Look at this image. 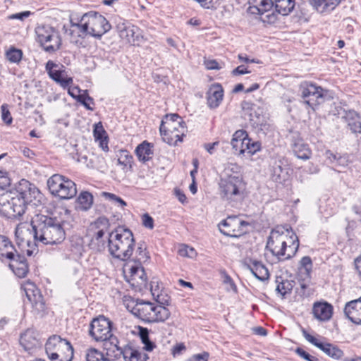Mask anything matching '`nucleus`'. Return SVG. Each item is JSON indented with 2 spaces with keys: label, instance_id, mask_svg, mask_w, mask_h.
<instances>
[{
  "label": "nucleus",
  "instance_id": "51",
  "mask_svg": "<svg viewBox=\"0 0 361 361\" xmlns=\"http://www.w3.org/2000/svg\"><path fill=\"white\" fill-rule=\"evenodd\" d=\"M247 153L252 155L259 152L261 148V145L259 142H252L250 139V144L247 145Z\"/></svg>",
  "mask_w": 361,
  "mask_h": 361
},
{
  "label": "nucleus",
  "instance_id": "50",
  "mask_svg": "<svg viewBox=\"0 0 361 361\" xmlns=\"http://www.w3.org/2000/svg\"><path fill=\"white\" fill-rule=\"evenodd\" d=\"M78 102H80L87 109H92V108L90 106V104L93 103V99L86 92L78 95Z\"/></svg>",
  "mask_w": 361,
  "mask_h": 361
},
{
  "label": "nucleus",
  "instance_id": "40",
  "mask_svg": "<svg viewBox=\"0 0 361 361\" xmlns=\"http://www.w3.org/2000/svg\"><path fill=\"white\" fill-rule=\"evenodd\" d=\"M33 331L27 330L20 336V343L25 350H29L36 345L37 341L32 336Z\"/></svg>",
  "mask_w": 361,
  "mask_h": 361
},
{
  "label": "nucleus",
  "instance_id": "11",
  "mask_svg": "<svg viewBox=\"0 0 361 361\" xmlns=\"http://www.w3.org/2000/svg\"><path fill=\"white\" fill-rule=\"evenodd\" d=\"M35 32L37 41L49 53L59 49L61 39L59 33L49 25H40L36 27Z\"/></svg>",
  "mask_w": 361,
  "mask_h": 361
},
{
  "label": "nucleus",
  "instance_id": "29",
  "mask_svg": "<svg viewBox=\"0 0 361 361\" xmlns=\"http://www.w3.org/2000/svg\"><path fill=\"white\" fill-rule=\"evenodd\" d=\"M312 313L319 321H329L332 317L333 307L326 302H316L313 305Z\"/></svg>",
  "mask_w": 361,
  "mask_h": 361
},
{
  "label": "nucleus",
  "instance_id": "2",
  "mask_svg": "<svg viewBox=\"0 0 361 361\" xmlns=\"http://www.w3.org/2000/svg\"><path fill=\"white\" fill-rule=\"evenodd\" d=\"M33 239L43 245H57L66 238L61 222L55 217L37 214L32 219Z\"/></svg>",
  "mask_w": 361,
  "mask_h": 361
},
{
  "label": "nucleus",
  "instance_id": "64",
  "mask_svg": "<svg viewBox=\"0 0 361 361\" xmlns=\"http://www.w3.org/2000/svg\"><path fill=\"white\" fill-rule=\"evenodd\" d=\"M140 336L142 341V343H145L147 341H149V335H148V331L147 329H142L140 331Z\"/></svg>",
  "mask_w": 361,
  "mask_h": 361
},
{
  "label": "nucleus",
  "instance_id": "22",
  "mask_svg": "<svg viewBox=\"0 0 361 361\" xmlns=\"http://www.w3.org/2000/svg\"><path fill=\"white\" fill-rule=\"evenodd\" d=\"M125 271L130 274L131 280L138 286H145L147 276L144 268L140 264H133L132 262H127L124 266Z\"/></svg>",
  "mask_w": 361,
  "mask_h": 361
},
{
  "label": "nucleus",
  "instance_id": "47",
  "mask_svg": "<svg viewBox=\"0 0 361 361\" xmlns=\"http://www.w3.org/2000/svg\"><path fill=\"white\" fill-rule=\"evenodd\" d=\"M93 133L95 140H99L101 138H107L106 133L104 129L101 122L94 124Z\"/></svg>",
  "mask_w": 361,
  "mask_h": 361
},
{
  "label": "nucleus",
  "instance_id": "1",
  "mask_svg": "<svg viewBox=\"0 0 361 361\" xmlns=\"http://www.w3.org/2000/svg\"><path fill=\"white\" fill-rule=\"evenodd\" d=\"M266 247L279 261H284L295 256L299 240L291 228L277 226L271 231Z\"/></svg>",
  "mask_w": 361,
  "mask_h": 361
},
{
  "label": "nucleus",
  "instance_id": "55",
  "mask_svg": "<svg viewBox=\"0 0 361 361\" xmlns=\"http://www.w3.org/2000/svg\"><path fill=\"white\" fill-rule=\"evenodd\" d=\"M156 300L159 304V305L164 307L169 305L170 303V298L167 295H158Z\"/></svg>",
  "mask_w": 361,
  "mask_h": 361
},
{
  "label": "nucleus",
  "instance_id": "18",
  "mask_svg": "<svg viewBox=\"0 0 361 361\" xmlns=\"http://www.w3.org/2000/svg\"><path fill=\"white\" fill-rule=\"evenodd\" d=\"M63 68V65L56 64L52 61H49L46 64V70L49 77L63 87H66L73 82V79L67 77Z\"/></svg>",
  "mask_w": 361,
  "mask_h": 361
},
{
  "label": "nucleus",
  "instance_id": "6",
  "mask_svg": "<svg viewBox=\"0 0 361 361\" xmlns=\"http://www.w3.org/2000/svg\"><path fill=\"white\" fill-rule=\"evenodd\" d=\"M185 122L177 114H167L161 121L159 131L164 142L176 145L186 132Z\"/></svg>",
  "mask_w": 361,
  "mask_h": 361
},
{
  "label": "nucleus",
  "instance_id": "54",
  "mask_svg": "<svg viewBox=\"0 0 361 361\" xmlns=\"http://www.w3.org/2000/svg\"><path fill=\"white\" fill-rule=\"evenodd\" d=\"M223 281L225 284H228L229 286V288L228 289L232 290L235 291L236 290V286L234 284L232 279L225 272H223Z\"/></svg>",
  "mask_w": 361,
  "mask_h": 361
},
{
  "label": "nucleus",
  "instance_id": "27",
  "mask_svg": "<svg viewBox=\"0 0 361 361\" xmlns=\"http://www.w3.org/2000/svg\"><path fill=\"white\" fill-rule=\"evenodd\" d=\"M9 267L15 275L19 278L25 277L28 272V265L24 256L16 253L12 258H9Z\"/></svg>",
  "mask_w": 361,
  "mask_h": 361
},
{
  "label": "nucleus",
  "instance_id": "58",
  "mask_svg": "<svg viewBox=\"0 0 361 361\" xmlns=\"http://www.w3.org/2000/svg\"><path fill=\"white\" fill-rule=\"evenodd\" d=\"M249 73H250V71H248L244 66H239L232 71V75H242Z\"/></svg>",
  "mask_w": 361,
  "mask_h": 361
},
{
  "label": "nucleus",
  "instance_id": "35",
  "mask_svg": "<svg viewBox=\"0 0 361 361\" xmlns=\"http://www.w3.org/2000/svg\"><path fill=\"white\" fill-rule=\"evenodd\" d=\"M293 151L295 155L300 159L307 160L311 157L312 151L308 145L302 140L295 142L293 147Z\"/></svg>",
  "mask_w": 361,
  "mask_h": 361
},
{
  "label": "nucleus",
  "instance_id": "13",
  "mask_svg": "<svg viewBox=\"0 0 361 361\" xmlns=\"http://www.w3.org/2000/svg\"><path fill=\"white\" fill-rule=\"evenodd\" d=\"M300 91L304 102L312 109L324 102L326 94L321 87L305 82L300 85Z\"/></svg>",
  "mask_w": 361,
  "mask_h": 361
},
{
  "label": "nucleus",
  "instance_id": "14",
  "mask_svg": "<svg viewBox=\"0 0 361 361\" xmlns=\"http://www.w3.org/2000/svg\"><path fill=\"white\" fill-rule=\"evenodd\" d=\"M249 12L252 14L261 16L264 23H274L277 20V16L274 11H271L274 3L272 0H249Z\"/></svg>",
  "mask_w": 361,
  "mask_h": 361
},
{
  "label": "nucleus",
  "instance_id": "24",
  "mask_svg": "<svg viewBox=\"0 0 361 361\" xmlns=\"http://www.w3.org/2000/svg\"><path fill=\"white\" fill-rule=\"evenodd\" d=\"M344 312L353 323L361 325V297L347 302Z\"/></svg>",
  "mask_w": 361,
  "mask_h": 361
},
{
  "label": "nucleus",
  "instance_id": "61",
  "mask_svg": "<svg viewBox=\"0 0 361 361\" xmlns=\"http://www.w3.org/2000/svg\"><path fill=\"white\" fill-rule=\"evenodd\" d=\"M219 144V142H214L213 143H205L204 145V148L210 154H212L214 153V149L216 146H218Z\"/></svg>",
  "mask_w": 361,
  "mask_h": 361
},
{
  "label": "nucleus",
  "instance_id": "53",
  "mask_svg": "<svg viewBox=\"0 0 361 361\" xmlns=\"http://www.w3.org/2000/svg\"><path fill=\"white\" fill-rule=\"evenodd\" d=\"M153 223V219L148 214H145L142 216V224L146 228L152 229L154 227Z\"/></svg>",
  "mask_w": 361,
  "mask_h": 361
},
{
  "label": "nucleus",
  "instance_id": "5",
  "mask_svg": "<svg viewBox=\"0 0 361 361\" xmlns=\"http://www.w3.org/2000/svg\"><path fill=\"white\" fill-rule=\"evenodd\" d=\"M126 302V308L133 314L146 322H163L171 315L167 307L150 302L130 299Z\"/></svg>",
  "mask_w": 361,
  "mask_h": 361
},
{
  "label": "nucleus",
  "instance_id": "43",
  "mask_svg": "<svg viewBox=\"0 0 361 361\" xmlns=\"http://www.w3.org/2000/svg\"><path fill=\"white\" fill-rule=\"evenodd\" d=\"M86 361H110L105 358L104 355L94 348L87 350L86 353Z\"/></svg>",
  "mask_w": 361,
  "mask_h": 361
},
{
  "label": "nucleus",
  "instance_id": "17",
  "mask_svg": "<svg viewBox=\"0 0 361 361\" xmlns=\"http://www.w3.org/2000/svg\"><path fill=\"white\" fill-rule=\"evenodd\" d=\"M26 297L36 314H42L46 310L43 297L32 283H27L24 287Z\"/></svg>",
  "mask_w": 361,
  "mask_h": 361
},
{
  "label": "nucleus",
  "instance_id": "63",
  "mask_svg": "<svg viewBox=\"0 0 361 361\" xmlns=\"http://www.w3.org/2000/svg\"><path fill=\"white\" fill-rule=\"evenodd\" d=\"M80 92V90L78 87H70L68 89V94L73 98L78 99V97Z\"/></svg>",
  "mask_w": 361,
  "mask_h": 361
},
{
  "label": "nucleus",
  "instance_id": "8",
  "mask_svg": "<svg viewBox=\"0 0 361 361\" xmlns=\"http://www.w3.org/2000/svg\"><path fill=\"white\" fill-rule=\"evenodd\" d=\"M47 186L51 195L61 199L68 200L75 196V183L60 174H54L47 180Z\"/></svg>",
  "mask_w": 361,
  "mask_h": 361
},
{
  "label": "nucleus",
  "instance_id": "15",
  "mask_svg": "<svg viewBox=\"0 0 361 361\" xmlns=\"http://www.w3.org/2000/svg\"><path fill=\"white\" fill-rule=\"evenodd\" d=\"M15 195L19 198L22 204V208L25 211L26 205L31 204L39 195V190L37 187L30 183L28 180L22 179L15 190H13Z\"/></svg>",
  "mask_w": 361,
  "mask_h": 361
},
{
  "label": "nucleus",
  "instance_id": "59",
  "mask_svg": "<svg viewBox=\"0 0 361 361\" xmlns=\"http://www.w3.org/2000/svg\"><path fill=\"white\" fill-rule=\"evenodd\" d=\"M205 66L209 70L219 69V64L215 60H208L204 62Z\"/></svg>",
  "mask_w": 361,
  "mask_h": 361
},
{
  "label": "nucleus",
  "instance_id": "30",
  "mask_svg": "<svg viewBox=\"0 0 361 361\" xmlns=\"http://www.w3.org/2000/svg\"><path fill=\"white\" fill-rule=\"evenodd\" d=\"M244 266L259 281H264L269 279V271L261 262L249 259L245 262Z\"/></svg>",
  "mask_w": 361,
  "mask_h": 361
},
{
  "label": "nucleus",
  "instance_id": "16",
  "mask_svg": "<svg viewBox=\"0 0 361 361\" xmlns=\"http://www.w3.org/2000/svg\"><path fill=\"white\" fill-rule=\"evenodd\" d=\"M34 231L32 230V222H23L18 224L15 229V237L18 246L24 247L26 245L28 248L26 250L27 255H32L35 248V243L32 245L31 239L33 238Z\"/></svg>",
  "mask_w": 361,
  "mask_h": 361
},
{
  "label": "nucleus",
  "instance_id": "25",
  "mask_svg": "<svg viewBox=\"0 0 361 361\" xmlns=\"http://www.w3.org/2000/svg\"><path fill=\"white\" fill-rule=\"evenodd\" d=\"M231 144L235 154H243L247 152L250 138L245 131L243 130H237L233 135Z\"/></svg>",
  "mask_w": 361,
  "mask_h": 361
},
{
  "label": "nucleus",
  "instance_id": "48",
  "mask_svg": "<svg viewBox=\"0 0 361 361\" xmlns=\"http://www.w3.org/2000/svg\"><path fill=\"white\" fill-rule=\"evenodd\" d=\"M102 196L105 199H106L109 201L115 202L119 204V205L121 207H124L127 204L126 202L123 200H122L121 197L116 195L115 194L107 192H103Z\"/></svg>",
  "mask_w": 361,
  "mask_h": 361
},
{
  "label": "nucleus",
  "instance_id": "62",
  "mask_svg": "<svg viewBox=\"0 0 361 361\" xmlns=\"http://www.w3.org/2000/svg\"><path fill=\"white\" fill-rule=\"evenodd\" d=\"M175 195L181 203H185L186 202V196L180 190L175 189Z\"/></svg>",
  "mask_w": 361,
  "mask_h": 361
},
{
  "label": "nucleus",
  "instance_id": "41",
  "mask_svg": "<svg viewBox=\"0 0 361 361\" xmlns=\"http://www.w3.org/2000/svg\"><path fill=\"white\" fill-rule=\"evenodd\" d=\"M118 164L124 169H130L133 162V157L126 150H121L118 154Z\"/></svg>",
  "mask_w": 361,
  "mask_h": 361
},
{
  "label": "nucleus",
  "instance_id": "26",
  "mask_svg": "<svg viewBox=\"0 0 361 361\" xmlns=\"http://www.w3.org/2000/svg\"><path fill=\"white\" fill-rule=\"evenodd\" d=\"M224 97V90L219 83L212 84L207 92V100L209 108H217L221 103Z\"/></svg>",
  "mask_w": 361,
  "mask_h": 361
},
{
  "label": "nucleus",
  "instance_id": "21",
  "mask_svg": "<svg viewBox=\"0 0 361 361\" xmlns=\"http://www.w3.org/2000/svg\"><path fill=\"white\" fill-rule=\"evenodd\" d=\"M117 29L121 38L126 39L127 42L136 44H139L142 38L140 29L129 23H119Z\"/></svg>",
  "mask_w": 361,
  "mask_h": 361
},
{
  "label": "nucleus",
  "instance_id": "42",
  "mask_svg": "<svg viewBox=\"0 0 361 361\" xmlns=\"http://www.w3.org/2000/svg\"><path fill=\"white\" fill-rule=\"evenodd\" d=\"M71 251L78 255H81L83 251V240L79 236H73L70 240Z\"/></svg>",
  "mask_w": 361,
  "mask_h": 361
},
{
  "label": "nucleus",
  "instance_id": "7",
  "mask_svg": "<svg viewBox=\"0 0 361 361\" xmlns=\"http://www.w3.org/2000/svg\"><path fill=\"white\" fill-rule=\"evenodd\" d=\"M46 353L51 361H71L73 357V348L66 339L54 335L45 344Z\"/></svg>",
  "mask_w": 361,
  "mask_h": 361
},
{
  "label": "nucleus",
  "instance_id": "38",
  "mask_svg": "<svg viewBox=\"0 0 361 361\" xmlns=\"http://www.w3.org/2000/svg\"><path fill=\"white\" fill-rule=\"evenodd\" d=\"M93 203V197L88 192H82L80 194L77 199V209L82 211H87L89 209Z\"/></svg>",
  "mask_w": 361,
  "mask_h": 361
},
{
  "label": "nucleus",
  "instance_id": "20",
  "mask_svg": "<svg viewBox=\"0 0 361 361\" xmlns=\"http://www.w3.org/2000/svg\"><path fill=\"white\" fill-rule=\"evenodd\" d=\"M242 108L249 115V119L252 126L262 127L266 125V116L263 114V109L259 106L244 102L242 103Z\"/></svg>",
  "mask_w": 361,
  "mask_h": 361
},
{
  "label": "nucleus",
  "instance_id": "4",
  "mask_svg": "<svg viewBox=\"0 0 361 361\" xmlns=\"http://www.w3.org/2000/svg\"><path fill=\"white\" fill-rule=\"evenodd\" d=\"M135 245L133 234L128 228H118L109 233V252L114 258L128 262L133 253Z\"/></svg>",
  "mask_w": 361,
  "mask_h": 361
},
{
  "label": "nucleus",
  "instance_id": "45",
  "mask_svg": "<svg viewBox=\"0 0 361 361\" xmlns=\"http://www.w3.org/2000/svg\"><path fill=\"white\" fill-rule=\"evenodd\" d=\"M179 255L182 257H187L190 258H193L196 256L197 252L195 250L186 245H181L178 251Z\"/></svg>",
  "mask_w": 361,
  "mask_h": 361
},
{
  "label": "nucleus",
  "instance_id": "60",
  "mask_svg": "<svg viewBox=\"0 0 361 361\" xmlns=\"http://www.w3.org/2000/svg\"><path fill=\"white\" fill-rule=\"evenodd\" d=\"M2 108V119L4 122H6V123H11V121H12V118L11 117L9 116L10 115V113L8 111V110H6L4 106H1Z\"/></svg>",
  "mask_w": 361,
  "mask_h": 361
},
{
  "label": "nucleus",
  "instance_id": "44",
  "mask_svg": "<svg viewBox=\"0 0 361 361\" xmlns=\"http://www.w3.org/2000/svg\"><path fill=\"white\" fill-rule=\"evenodd\" d=\"M276 282L278 284L276 286V290L278 293L282 296H285L286 294L290 292L292 286L288 281L281 280V281H276Z\"/></svg>",
  "mask_w": 361,
  "mask_h": 361
},
{
  "label": "nucleus",
  "instance_id": "9",
  "mask_svg": "<svg viewBox=\"0 0 361 361\" xmlns=\"http://www.w3.org/2000/svg\"><path fill=\"white\" fill-rule=\"evenodd\" d=\"M21 202L13 190L0 194V215L8 219H16L22 216L24 210Z\"/></svg>",
  "mask_w": 361,
  "mask_h": 361
},
{
  "label": "nucleus",
  "instance_id": "52",
  "mask_svg": "<svg viewBox=\"0 0 361 361\" xmlns=\"http://www.w3.org/2000/svg\"><path fill=\"white\" fill-rule=\"evenodd\" d=\"M295 353L301 357L304 358L307 361H318V359L314 356H312L308 353L305 351L300 348H298L295 350Z\"/></svg>",
  "mask_w": 361,
  "mask_h": 361
},
{
  "label": "nucleus",
  "instance_id": "28",
  "mask_svg": "<svg viewBox=\"0 0 361 361\" xmlns=\"http://www.w3.org/2000/svg\"><path fill=\"white\" fill-rule=\"evenodd\" d=\"M63 29L64 30L65 33L73 39H75L77 37L84 38L86 35H89L85 23L83 21V16L81 17L78 23H74L71 20L70 27H68L66 25H63Z\"/></svg>",
  "mask_w": 361,
  "mask_h": 361
},
{
  "label": "nucleus",
  "instance_id": "57",
  "mask_svg": "<svg viewBox=\"0 0 361 361\" xmlns=\"http://www.w3.org/2000/svg\"><path fill=\"white\" fill-rule=\"evenodd\" d=\"M208 357L209 354L207 353L196 354L192 356L189 361H207Z\"/></svg>",
  "mask_w": 361,
  "mask_h": 361
},
{
  "label": "nucleus",
  "instance_id": "49",
  "mask_svg": "<svg viewBox=\"0 0 361 361\" xmlns=\"http://www.w3.org/2000/svg\"><path fill=\"white\" fill-rule=\"evenodd\" d=\"M300 269H304L305 272L307 274L310 272L312 267V259L310 257H303L300 260Z\"/></svg>",
  "mask_w": 361,
  "mask_h": 361
},
{
  "label": "nucleus",
  "instance_id": "10",
  "mask_svg": "<svg viewBox=\"0 0 361 361\" xmlns=\"http://www.w3.org/2000/svg\"><path fill=\"white\" fill-rule=\"evenodd\" d=\"M89 334L97 342L111 340V343H114V340L116 341L113 338L111 322L103 315L92 319L90 325Z\"/></svg>",
  "mask_w": 361,
  "mask_h": 361
},
{
  "label": "nucleus",
  "instance_id": "32",
  "mask_svg": "<svg viewBox=\"0 0 361 361\" xmlns=\"http://www.w3.org/2000/svg\"><path fill=\"white\" fill-rule=\"evenodd\" d=\"M119 355H122L125 361H147L148 355L141 351L134 349L131 347H126L121 349L115 345Z\"/></svg>",
  "mask_w": 361,
  "mask_h": 361
},
{
  "label": "nucleus",
  "instance_id": "39",
  "mask_svg": "<svg viewBox=\"0 0 361 361\" xmlns=\"http://www.w3.org/2000/svg\"><path fill=\"white\" fill-rule=\"evenodd\" d=\"M149 258V257L146 250V247H143L142 244H140L135 252V256L132 259L130 257L128 262L131 261L133 264H140L142 265V264L147 261Z\"/></svg>",
  "mask_w": 361,
  "mask_h": 361
},
{
  "label": "nucleus",
  "instance_id": "37",
  "mask_svg": "<svg viewBox=\"0 0 361 361\" xmlns=\"http://www.w3.org/2000/svg\"><path fill=\"white\" fill-rule=\"evenodd\" d=\"M295 7V0H275L276 12L282 16L288 15Z\"/></svg>",
  "mask_w": 361,
  "mask_h": 361
},
{
  "label": "nucleus",
  "instance_id": "33",
  "mask_svg": "<svg viewBox=\"0 0 361 361\" xmlns=\"http://www.w3.org/2000/svg\"><path fill=\"white\" fill-rule=\"evenodd\" d=\"M345 118L349 130L355 135H361V117L354 111H349Z\"/></svg>",
  "mask_w": 361,
  "mask_h": 361
},
{
  "label": "nucleus",
  "instance_id": "3",
  "mask_svg": "<svg viewBox=\"0 0 361 361\" xmlns=\"http://www.w3.org/2000/svg\"><path fill=\"white\" fill-rule=\"evenodd\" d=\"M238 169L239 166L234 164H228L226 167L219 183L220 195L223 200L231 202L243 199L245 185Z\"/></svg>",
  "mask_w": 361,
  "mask_h": 361
},
{
  "label": "nucleus",
  "instance_id": "56",
  "mask_svg": "<svg viewBox=\"0 0 361 361\" xmlns=\"http://www.w3.org/2000/svg\"><path fill=\"white\" fill-rule=\"evenodd\" d=\"M30 15V11H24L22 13L12 14L8 16V19H18L23 20L24 18H27Z\"/></svg>",
  "mask_w": 361,
  "mask_h": 361
},
{
  "label": "nucleus",
  "instance_id": "31",
  "mask_svg": "<svg viewBox=\"0 0 361 361\" xmlns=\"http://www.w3.org/2000/svg\"><path fill=\"white\" fill-rule=\"evenodd\" d=\"M94 228L92 241L96 240L98 243L103 242L102 238L106 233H109L110 224L109 219L104 216L99 217L92 225Z\"/></svg>",
  "mask_w": 361,
  "mask_h": 361
},
{
  "label": "nucleus",
  "instance_id": "23",
  "mask_svg": "<svg viewBox=\"0 0 361 361\" xmlns=\"http://www.w3.org/2000/svg\"><path fill=\"white\" fill-rule=\"evenodd\" d=\"M243 224L237 217L229 216L219 223V228L224 235L234 237L238 235L240 225Z\"/></svg>",
  "mask_w": 361,
  "mask_h": 361
},
{
  "label": "nucleus",
  "instance_id": "12",
  "mask_svg": "<svg viewBox=\"0 0 361 361\" xmlns=\"http://www.w3.org/2000/svg\"><path fill=\"white\" fill-rule=\"evenodd\" d=\"M88 34L99 38L111 27L108 20L101 14L90 11L83 15Z\"/></svg>",
  "mask_w": 361,
  "mask_h": 361
},
{
  "label": "nucleus",
  "instance_id": "19",
  "mask_svg": "<svg viewBox=\"0 0 361 361\" xmlns=\"http://www.w3.org/2000/svg\"><path fill=\"white\" fill-rule=\"evenodd\" d=\"M302 335L305 338V339L311 343L314 346L319 348L322 350L325 354L331 357L334 359H339L343 356V351L340 350L336 346L329 343H322L319 341L318 339L310 335L307 331L305 329L302 330Z\"/></svg>",
  "mask_w": 361,
  "mask_h": 361
},
{
  "label": "nucleus",
  "instance_id": "36",
  "mask_svg": "<svg viewBox=\"0 0 361 361\" xmlns=\"http://www.w3.org/2000/svg\"><path fill=\"white\" fill-rule=\"evenodd\" d=\"M135 153L140 161H147L152 158L153 150L149 143L145 141L135 149Z\"/></svg>",
  "mask_w": 361,
  "mask_h": 361
},
{
  "label": "nucleus",
  "instance_id": "34",
  "mask_svg": "<svg viewBox=\"0 0 361 361\" xmlns=\"http://www.w3.org/2000/svg\"><path fill=\"white\" fill-rule=\"evenodd\" d=\"M16 253L17 251L10 240L0 235V257L12 258Z\"/></svg>",
  "mask_w": 361,
  "mask_h": 361
},
{
  "label": "nucleus",
  "instance_id": "46",
  "mask_svg": "<svg viewBox=\"0 0 361 361\" xmlns=\"http://www.w3.org/2000/svg\"><path fill=\"white\" fill-rule=\"evenodd\" d=\"M7 59L13 63H18L22 58V51L15 48L11 49L6 52Z\"/></svg>",
  "mask_w": 361,
  "mask_h": 361
}]
</instances>
